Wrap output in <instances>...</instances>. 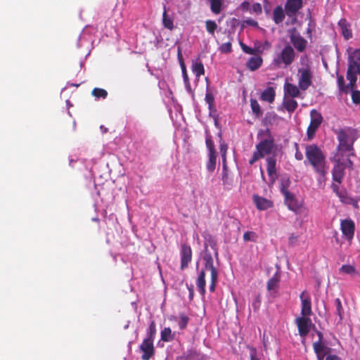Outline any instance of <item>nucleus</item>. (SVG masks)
Returning a JSON list of instances; mask_svg holds the SVG:
<instances>
[{
    "label": "nucleus",
    "mask_w": 360,
    "mask_h": 360,
    "mask_svg": "<svg viewBox=\"0 0 360 360\" xmlns=\"http://www.w3.org/2000/svg\"><path fill=\"white\" fill-rule=\"evenodd\" d=\"M240 8L243 11H248L250 8V3L247 1H245L241 3Z\"/></svg>",
    "instance_id": "obj_64"
},
{
    "label": "nucleus",
    "mask_w": 360,
    "mask_h": 360,
    "mask_svg": "<svg viewBox=\"0 0 360 360\" xmlns=\"http://www.w3.org/2000/svg\"><path fill=\"white\" fill-rule=\"evenodd\" d=\"M342 163L345 165V169L349 168L351 170L354 169V162L350 160V157H345Z\"/></svg>",
    "instance_id": "obj_50"
},
{
    "label": "nucleus",
    "mask_w": 360,
    "mask_h": 360,
    "mask_svg": "<svg viewBox=\"0 0 360 360\" xmlns=\"http://www.w3.org/2000/svg\"><path fill=\"white\" fill-rule=\"evenodd\" d=\"M313 348L316 354L320 355L324 353L325 349H329L321 341H317L313 343Z\"/></svg>",
    "instance_id": "obj_42"
},
{
    "label": "nucleus",
    "mask_w": 360,
    "mask_h": 360,
    "mask_svg": "<svg viewBox=\"0 0 360 360\" xmlns=\"http://www.w3.org/2000/svg\"><path fill=\"white\" fill-rule=\"evenodd\" d=\"M338 26L340 27L341 32L346 39H349L352 37V31L349 28V25L346 19H340L338 22Z\"/></svg>",
    "instance_id": "obj_24"
},
{
    "label": "nucleus",
    "mask_w": 360,
    "mask_h": 360,
    "mask_svg": "<svg viewBox=\"0 0 360 360\" xmlns=\"http://www.w3.org/2000/svg\"><path fill=\"white\" fill-rule=\"evenodd\" d=\"M290 38L291 43L297 51L303 52L306 49L307 41L300 34H292L290 35Z\"/></svg>",
    "instance_id": "obj_17"
},
{
    "label": "nucleus",
    "mask_w": 360,
    "mask_h": 360,
    "mask_svg": "<svg viewBox=\"0 0 360 360\" xmlns=\"http://www.w3.org/2000/svg\"><path fill=\"white\" fill-rule=\"evenodd\" d=\"M181 70H182V75H183V78H184V82L189 80L188 76V74H187V71H186V65H185L184 63H182V64H181Z\"/></svg>",
    "instance_id": "obj_60"
},
{
    "label": "nucleus",
    "mask_w": 360,
    "mask_h": 360,
    "mask_svg": "<svg viewBox=\"0 0 360 360\" xmlns=\"http://www.w3.org/2000/svg\"><path fill=\"white\" fill-rule=\"evenodd\" d=\"M349 65H352L354 69L357 70V72H359L360 75V49L354 51L352 56H350Z\"/></svg>",
    "instance_id": "obj_23"
},
{
    "label": "nucleus",
    "mask_w": 360,
    "mask_h": 360,
    "mask_svg": "<svg viewBox=\"0 0 360 360\" xmlns=\"http://www.w3.org/2000/svg\"><path fill=\"white\" fill-rule=\"evenodd\" d=\"M219 50L221 53H228L232 51V44L231 42L223 43L220 47Z\"/></svg>",
    "instance_id": "obj_47"
},
{
    "label": "nucleus",
    "mask_w": 360,
    "mask_h": 360,
    "mask_svg": "<svg viewBox=\"0 0 360 360\" xmlns=\"http://www.w3.org/2000/svg\"><path fill=\"white\" fill-rule=\"evenodd\" d=\"M305 155L309 164L326 159L323 151L315 144L306 146Z\"/></svg>",
    "instance_id": "obj_6"
},
{
    "label": "nucleus",
    "mask_w": 360,
    "mask_h": 360,
    "mask_svg": "<svg viewBox=\"0 0 360 360\" xmlns=\"http://www.w3.org/2000/svg\"><path fill=\"white\" fill-rule=\"evenodd\" d=\"M162 23L165 28L169 30H172L174 29L173 19L167 15L165 6H164V11L162 14Z\"/></svg>",
    "instance_id": "obj_31"
},
{
    "label": "nucleus",
    "mask_w": 360,
    "mask_h": 360,
    "mask_svg": "<svg viewBox=\"0 0 360 360\" xmlns=\"http://www.w3.org/2000/svg\"><path fill=\"white\" fill-rule=\"evenodd\" d=\"M340 271L351 276H354L357 274V272L354 266L349 264L342 265L340 269Z\"/></svg>",
    "instance_id": "obj_40"
},
{
    "label": "nucleus",
    "mask_w": 360,
    "mask_h": 360,
    "mask_svg": "<svg viewBox=\"0 0 360 360\" xmlns=\"http://www.w3.org/2000/svg\"><path fill=\"white\" fill-rule=\"evenodd\" d=\"M192 72L197 78L205 74V69L203 64L201 62H195L192 65Z\"/></svg>",
    "instance_id": "obj_30"
},
{
    "label": "nucleus",
    "mask_w": 360,
    "mask_h": 360,
    "mask_svg": "<svg viewBox=\"0 0 360 360\" xmlns=\"http://www.w3.org/2000/svg\"><path fill=\"white\" fill-rule=\"evenodd\" d=\"M205 101L209 104L210 108H211L214 103V98L212 93L208 91L206 93Z\"/></svg>",
    "instance_id": "obj_52"
},
{
    "label": "nucleus",
    "mask_w": 360,
    "mask_h": 360,
    "mask_svg": "<svg viewBox=\"0 0 360 360\" xmlns=\"http://www.w3.org/2000/svg\"><path fill=\"white\" fill-rule=\"evenodd\" d=\"M278 282H279L278 276L277 275H274L267 282V289H268V290H274L277 286Z\"/></svg>",
    "instance_id": "obj_43"
},
{
    "label": "nucleus",
    "mask_w": 360,
    "mask_h": 360,
    "mask_svg": "<svg viewBox=\"0 0 360 360\" xmlns=\"http://www.w3.org/2000/svg\"><path fill=\"white\" fill-rule=\"evenodd\" d=\"M335 307V314L338 316V323H340L343 319L344 309L342 305L341 300L339 298H336L334 301Z\"/></svg>",
    "instance_id": "obj_34"
},
{
    "label": "nucleus",
    "mask_w": 360,
    "mask_h": 360,
    "mask_svg": "<svg viewBox=\"0 0 360 360\" xmlns=\"http://www.w3.org/2000/svg\"><path fill=\"white\" fill-rule=\"evenodd\" d=\"M260 158H262V157L261 156V154L259 155V153H257L255 150V151H254L251 159L249 160V164L253 165L256 161H257Z\"/></svg>",
    "instance_id": "obj_56"
},
{
    "label": "nucleus",
    "mask_w": 360,
    "mask_h": 360,
    "mask_svg": "<svg viewBox=\"0 0 360 360\" xmlns=\"http://www.w3.org/2000/svg\"><path fill=\"white\" fill-rule=\"evenodd\" d=\"M338 196L339 197L340 201L343 203L349 204L350 203V200H352V198L347 196V192L345 191H341Z\"/></svg>",
    "instance_id": "obj_48"
},
{
    "label": "nucleus",
    "mask_w": 360,
    "mask_h": 360,
    "mask_svg": "<svg viewBox=\"0 0 360 360\" xmlns=\"http://www.w3.org/2000/svg\"><path fill=\"white\" fill-rule=\"evenodd\" d=\"M285 16V10L281 6H277L273 11V20L276 24L281 23Z\"/></svg>",
    "instance_id": "obj_22"
},
{
    "label": "nucleus",
    "mask_w": 360,
    "mask_h": 360,
    "mask_svg": "<svg viewBox=\"0 0 360 360\" xmlns=\"http://www.w3.org/2000/svg\"><path fill=\"white\" fill-rule=\"evenodd\" d=\"M357 75H359V72H357V70L354 69L352 65H348L347 79L349 80V86L351 89L356 85Z\"/></svg>",
    "instance_id": "obj_20"
},
{
    "label": "nucleus",
    "mask_w": 360,
    "mask_h": 360,
    "mask_svg": "<svg viewBox=\"0 0 360 360\" xmlns=\"http://www.w3.org/2000/svg\"><path fill=\"white\" fill-rule=\"evenodd\" d=\"M299 334L301 337L305 338L310 331L311 320L309 316L297 317L295 319Z\"/></svg>",
    "instance_id": "obj_11"
},
{
    "label": "nucleus",
    "mask_w": 360,
    "mask_h": 360,
    "mask_svg": "<svg viewBox=\"0 0 360 360\" xmlns=\"http://www.w3.org/2000/svg\"><path fill=\"white\" fill-rule=\"evenodd\" d=\"M298 86L302 90H307L312 84L313 75L309 68L298 70Z\"/></svg>",
    "instance_id": "obj_7"
},
{
    "label": "nucleus",
    "mask_w": 360,
    "mask_h": 360,
    "mask_svg": "<svg viewBox=\"0 0 360 360\" xmlns=\"http://www.w3.org/2000/svg\"><path fill=\"white\" fill-rule=\"evenodd\" d=\"M343 158L333 155L332 159V161L335 163L332 169L333 180L338 184H342L345 174V165L342 163Z\"/></svg>",
    "instance_id": "obj_5"
},
{
    "label": "nucleus",
    "mask_w": 360,
    "mask_h": 360,
    "mask_svg": "<svg viewBox=\"0 0 360 360\" xmlns=\"http://www.w3.org/2000/svg\"><path fill=\"white\" fill-rule=\"evenodd\" d=\"M336 134L338 145L334 155L340 158L354 156V143L358 139V131L347 127L340 129Z\"/></svg>",
    "instance_id": "obj_1"
},
{
    "label": "nucleus",
    "mask_w": 360,
    "mask_h": 360,
    "mask_svg": "<svg viewBox=\"0 0 360 360\" xmlns=\"http://www.w3.org/2000/svg\"><path fill=\"white\" fill-rule=\"evenodd\" d=\"M240 47L242 49V50L245 53H248V54H255V51L248 46L247 45H245V44H243V42H240Z\"/></svg>",
    "instance_id": "obj_54"
},
{
    "label": "nucleus",
    "mask_w": 360,
    "mask_h": 360,
    "mask_svg": "<svg viewBox=\"0 0 360 360\" xmlns=\"http://www.w3.org/2000/svg\"><path fill=\"white\" fill-rule=\"evenodd\" d=\"M91 94L96 98H105L108 96L106 90L101 88H94Z\"/></svg>",
    "instance_id": "obj_41"
},
{
    "label": "nucleus",
    "mask_w": 360,
    "mask_h": 360,
    "mask_svg": "<svg viewBox=\"0 0 360 360\" xmlns=\"http://www.w3.org/2000/svg\"><path fill=\"white\" fill-rule=\"evenodd\" d=\"M196 285L202 295L205 294V270H201L196 280Z\"/></svg>",
    "instance_id": "obj_26"
},
{
    "label": "nucleus",
    "mask_w": 360,
    "mask_h": 360,
    "mask_svg": "<svg viewBox=\"0 0 360 360\" xmlns=\"http://www.w3.org/2000/svg\"><path fill=\"white\" fill-rule=\"evenodd\" d=\"M250 350V360H262V354H258L257 350L255 347H248Z\"/></svg>",
    "instance_id": "obj_44"
},
{
    "label": "nucleus",
    "mask_w": 360,
    "mask_h": 360,
    "mask_svg": "<svg viewBox=\"0 0 360 360\" xmlns=\"http://www.w3.org/2000/svg\"><path fill=\"white\" fill-rule=\"evenodd\" d=\"M257 236L256 233L253 231H246L243 234V240L245 242L248 241H256Z\"/></svg>",
    "instance_id": "obj_45"
},
{
    "label": "nucleus",
    "mask_w": 360,
    "mask_h": 360,
    "mask_svg": "<svg viewBox=\"0 0 360 360\" xmlns=\"http://www.w3.org/2000/svg\"><path fill=\"white\" fill-rule=\"evenodd\" d=\"M205 23L206 31L211 36H214L215 31L218 28V25H217V22L212 20H207Z\"/></svg>",
    "instance_id": "obj_35"
},
{
    "label": "nucleus",
    "mask_w": 360,
    "mask_h": 360,
    "mask_svg": "<svg viewBox=\"0 0 360 360\" xmlns=\"http://www.w3.org/2000/svg\"><path fill=\"white\" fill-rule=\"evenodd\" d=\"M205 142H206L207 148L209 150V154L217 153L215 151V149H214V142L212 141L211 138H210V137L206 138Z\"/></svg>",
    "instance_id": "obj_49"
},
{
    "label": "nucleus",
    "mask_w": 360,
    "mask_h": 360,
    "mask_svg": "<svg viewBox=\"0 0 360 360\" xmlns=\"http://www.w3.org/2000/svg\"><path fill=\"white\" fill-rule=\"evenodd\" d=\"M263 63V59L261 56L251 57L247 62L246 66L251 71H255L259 69Z\"/></svg>",
    "instance_id": "obj_21"
},
{
    "label": "nucleus",
    "mask_w": 360,
    "mask_h": 360,
    "mask_svg": "<svg viewBox=\"0 0 360 360\" xmlns=\"http://www.w3.org/2000/svg\"><path fill=\"white\" fill-rule=\"evenodd\" d=\"M295 148H296V151H295V157L296 160H302L303 159V155L301 153V151H300V150L298 148L297 143H295Z\"/></svg>",
    "instance_id": "obj_61"
},
{
    "label": "nucleus",
    "mask_w": 360,
    "mask_h": 360,
    "mask_svg": "<svg viewBox=\"0 0 360 360\" xmlns=\"http://www.w3.org/2000/svg\"><path fill=\"white\" fill-rule=\"evenodd\" d=\"M228 146L226 144L223 143L220 145V152L221 153V158L226 159V152H227Z\"/></svg>",
    "instance_id": "obj_57"
},
{
    "label": "nucleus",
    "mask_w": 360,
    "mask_h": 360,
    "mask_svg": "<svg viewBox=\"0 0 360 360\" xmlns=\"http://www.w3.org/2000/svg\"><path fill=\"white\" fill-rule=\"evenodd\" d=\"M302 6V0H287L284 6L285 14L289 18H295Z\"/></svg>",
    "instance_id": "obj_10"
},
{
    "label": "nucleus",
    "mask_w": 360,
    "mask_h": 360,
    "mask_svg": "<svg viewBox=\"0 0 360 360\" xmlns=\"http://www.w3.org/2000/svg\"><path fill=\"white\" fill-rule=\"evenodd\" d=\"M174 338V334L172 333V330L170 328H165L161 331V340L163 342H169L173 340Z\"/></svg>",
    "instance_id": "obj_36"
},
{
    "label": "nucleus",
    "mask_w": 360,
    "mask_h": 360,
    "mask_svg": "<svg viewBox=\"0 0 360 360\" xmlns=\"http://www.w3.org/2000/svg\"><path fill=\"white\" fill-rule=\"evenodd\" d=\"M156 335V325L154 321H152L149 325V327L147 330L146 338L145 340L153 341L155 340Z\"/></svg>",
    "instance_id": "obj_32"
},
{
    "label": "nucleus",
    "mask_w": 360,
    "mask_h": 360,
    "mask_svg": "<svg viewBox=\"0 0 360 360\" xmlns=\"http://www.w3.org/2000/svg\"><path fill=\"white\" fill-rule=\"evenodd\" d=\"M139 349L143 353L141 359L150 360V359L155 354L153 341L143 339L139 347Z\"/></svg>",
    "instance_id": "obj_14"
},
{
    "label": "nucleus",
    "mask_w": 360,
    "mask_h": 360,
    "mask_svg": "<svg viewBox=\"0 0 360 360\" xmlns=\"http://www.w3.org/2000/svg\"><path fill=\"white\" fill-rule=\"evenodd\" d=\"M352 100L355 104L360 103V91L354 90L352 91Z\"/></svg>",
    "instance_id": "obj_51"
},
{
    "label": "nucleus",
    "mask_w": 360,
    "mask_h": 360,
    "mask_svg": "<svg viewBox=\"0 0 360 360\" xmlns=\"http://www.w3.org/2000/svg\"><path fill=\"white\" fill-rule=\"evenodd\" d=\"M311 122L307 130V135L308 139L309 140L314 138L316 130L318 129L319 127L321 125L323 121V117L321 115L315 110H311Z\"/></svg>",
    "instance_id": "obj_8"
},
{
    "label": "nucleus",
    "mask_w": 360,
    "mask_h": 360,
    "mask_svg": "<svg viewBox=\"0 0 360 360\" xmlns=\"http://www.w3.org/2000/svg\"><path fill=\"white\" fill-rule=\"evenodd\" d=\"M340 229L346 239L351 240L354 235V222L350 219H343L340 223Z\"/></svg>",
    "instance_id": "obj_15"
},
{
    "label": "nucleus",
    "mask_w": 360,
    "mask_h": 360,
    "mask_svg": "<svg viewBox=\"0 0 360 360\" xmlns=\"http://www.w3.org/2000/svg\"><path fill=\"white\" fill-rule=\"evenodd\" d=\"M250 105L252 110V112L257 117H259L262 115V111L261 110L260 105L257 100L251 99L250 100Z\"/></svg>",
    "instance_id": "obj_39"
},
{
    "label": "nucleus",
    "mask_w": 360,
    "mask_h": 360,
    "mask_svg": "<svg viewBox=\"0 0 360 360\" xmlns=\"http://www.w3.org/2000/svg\"><path fill=\"white\" fill-rule=\"evenodd\" d=\"M218 279V274L211 275V283L210 285V290L214 292L216 288V283Z\"/></svg>",
    "instance_id": "obj_53"
},
{
    "label": "nucleus",
    "mask_w": 360,
    "mask_h": 360,
    "mask_svg": "<svg viewBox=\"0 0 360 360\" xmlns=\"http://www.w3.org/2000/svg\"><path fill=\"white\" fill-rule=\"evenodd\" d=\"M261 98L269 103H272L275 98V91L273 87H269L265 89L261 95Z\"/></svg>",
    "instance_id": "obj_27"
},
{
    "label": "nucleus",
    "mask_w": 360,
    "mask_h": 360,
    "mask_svg": "<svg viewBox=\"0 0 360 360\" xmlns=\"http://www.w3.org/2000/svg\"><path fill=\"white\" fill-rule=\"evenodd\" d=\"M258 139H260V141L256 145L255 150L259 155L261 154L262 158L271 154L274 148V139L271 136L270 131L269 129L261 131L258 134Z\"/></svg>",
    "instance_id": "obj_2"
},
{
    "label": "nucleus",
    "mask_w": 360,
    "mask_h": 360,
    "mask_svg": "<svg viewBox=\"0 0 360 360\" xmlns=\"http://www.w3.org/2000/svg\"><path fill=\"white\" fill-rule=\"evenodd\" d=\"M337 83H338V89H339L340 91H341V92L347 94L349 92V90L351 89L349 86V84L347 85L345 84V78H344V76H342V75H338Z\"/></svg>",
    "instance_id": "obj_37"
},
{
    "label": "nucleus",
    "mask_w": 360,
    "mask_h": 360,
    "mask_svg": "<svg viewBox=\"0 0 360 360\" xmlns=\"http://www.w3.org/2000/svg\"><path fill=\"white\" fill-rule=\"evenodd\" d=\"M300 89L299 86H297L293 84L286 82L284 84L285 96H289L291 98L298 97L300 94Z\"/></svg>",
    "instance_id": "obj_19"
},
{
    "label": "nucleus",
    "mask_w": 360,
    "mask_h": 360,
    "mask_svg": "<svg viewBox=\"0 0 360 360\" xmlns=\"http://www.w3.org/2000/svg\"><path fill=\"white\" fill-rule=\"evenodd\" d=\"M253 201L257 208L259 210H265L273 206V202L271 200L257 195L253 196Z\"/></svg>",
    "instance_id": "obj_18"
},
{
    "label": "nucleus",
    "mask_w": 360,
    "mask_h": 360,
    "mask_svg": "<svg viewBox=\"0 0 360 360\" xmlns=\"http://www.w3.org/2000/svg\"><path fill=\"white\" fill-rule=\"evenodd\" d=\"M283 105L289 113H292L297 109L298 103L295 100L289 98L284 99Z\"/></svg>",
    "instance_id": "obj_29"
},
{
    "label": "nucleus",
    "mask_w": 360,
    "mask_h": 360,
    "mask_svg": "<svg viewBox=\"0 0 360 360\" xmlns=\"http://www.w3.org/2000/svg\"><path fill=\"white\" fill-rule=\"evenodd\" d=\"M260 302H261V299H260V297L259 295H257L253 302H252V307L254 308L255 310H258L259 308V306H260Z\"/></svg>",
    "instance_id": "obj_59"
},
{
    "label": "nucleus",
    "mask_w": 360,
    "mask_h": 360,
    "mask_svg": "<svg viewBox=\"0 0 360 360\" xmlns=\"http://www.w3.org/2000/svg\"><path fill=\"white\" fill-rule=\"evenodd\" d=\"M310 165L314 169V172L319 175L318 180L324 181L326 179V175L328 172V166L327 165L326 158L319 162H314L311 163Z\"/></svg>",
    "instance_id": "obj_13"
},
{
    "label": "nucleus",
    "mask_w": 360,
    "mask_h": 360,
    "mask_svg": "<svg viewBox=\"0 0 360 360\" xmlns=\"http://www.w3.org/2000/svg\"><path fill=\"white\" fill-rule=\"evenodd\" d=\"M301 300V314L309 316L312 314L311 297L307 291H303L300 296Z\"/></svg>",
    "instance_id": "obj_12"
},
{
    "label": "nucleus",
    "mask_w": 360,
    "mask_h": 360,
    "mask_svg": "<svg viewBox=\"0 0 360 360\" xmlns=\"http://www.w3.org/2000/svg\"><path fill=\"white\" fill-rule=\"evenodd\" d=\"M281 192L284 196L285 204L290 210L297 212L301 208L302 205V202L295 198L294 194L288 191L287 186L282 184L281 186Z\"/></svg>",
    "instance_id": "obj_4"
},
{
    "label": "nucleus",
    "mask_w": 360,
    "mask_h": 360,
    "mask_svg": "<svg viewBox=\"0 0 360 360\" xmlns=\"http://www.w3.org/2000/svg\"><path fill=\"white\" fill-rule=\"evenodd\" d=\"M222 181L224 184H229L230 183L226 159H222Z\"/></svg>",
    "instance_id": "obj_38"
},
{
    "label": "nucleus",
    "mask_w": 360,
    "mask_h": 360,
    "mask_svg": "<svg viewBox=\"0 0 360 360\" xmlns=\"http://www.w3.org/2000/svg\"><path fill=\"white\" fill-rule=\"evenodd\" d=\"M276 160L274 157H269L266 158V169L269 177L274 179L276 175Z\"/></svg>",
    "instance_id": "obj_25"
},
{
    "label": "nucleus",
    "mask_w": 360,
    "mask_h": 360,
    "mask_svg": "<svg viewBox=\"0 0 360 360\" xmlns=\"http://www.w3.org/2000/svg\"><path fill=\"white\" fill-rule=\"evenodd\" d=\"M189 319L184 314H180V320L178 323L179 327L181 330H184L186 328Z\"/></svg>",
    "instance_id": "obj_46"
},
{
    "label": "nucleus",
    "mask_w": 360,
    "mask_h": 360,
    "mask_svg": "<svg viewBox=\"0 0 360 360\" xmlns=\"http://www.w3.org/2000/svg\"><path fill=\"white\" fill-rule=\"evenodd\" d=\"M297 239H298V237L297 236H295V234H292L290 237H289V244L290 245H295V243H297Z\"/></svg>",
    "instance_id": "obj_62"
},
{
    "label": "nucleus",
    "mask_w": 360,
    "mask_h": 360,
    "mask_svg": "<svg viewBox=\"0 0 360 360\" xmlns=\"http://www.w3.org/2000/svg\"><path fill=\"white\" fill-rule=\"evenodd\" d=\"M252 12L256 14H261L262 13V7L259 3H255L252 6Z\"/></svg>",
    "instance_id": "obj_55"
},
{
    "label": "nucleus",
    "mask_w": 360,
    "mask_h": 360,
    "mask_svg": "<svg viewBox=\"0 0 360 360\" xmlns=\"http://www.w3.org/2000/svg\"><path fill=\"white\" fill-rule=\"evenodd\" d=\"M243 23L247 25H250V26H252V27H258V22L252 18H248V19L244 20Z\"/></svg>",
    "instance_id": "obj_58"
},
{
    "label": "nucleus",
    "mask_w": 360,
    "mask_h": 360,
    "mask_svg": "<svg viewBox=\"0 0 360 360\" xmlns=\"http://www.w3.org/2000/svg\"><path fill=\"white\" fill-rule=\"evenodd\" d=\"M203 259L205 262V269L210 271L211 275L218 274V271L214 266L213 257L207 245L205 246Z\"/></svg>",
    "instance_id": "obj_16"
},
{
    "label": "nucleus",
    "mask_w": 360,
    "mask_h": 360,
    "mask_svg": "<svg viewBox=\"0 0 360 360\" xmlns=\"http://www.w3.org/2000/svg\"><path fill=\"white\" fill-rule=\"evenodd\" d=\"M296 53L294 49L290 44L285 45L281 51L277 53L272 61V65L276 68H285L290 66L295 59Z\"/></svg>",
    "instance_id": "obj_3"
},
{
    "label": "nucleus",
    "mask_w": 360,
    "mask_h": 360,
    "mask_svg": "<svg viewBox=\"0 0 360 360\" xmlns=\"http://www.w3.org/2000/svg\"><path fill=\"white\" fill-rule=\"evenodd\" d=\"M331 188L333 192L338 195L340 193L341 191L339 189V184L337 183H332Z\"/></svg>",
    "instance_id": "obj_63"
},
{
    "label": "nucleus",
    "mask_w": 360,
    "mask_h": 360,
    "mask_svg": "<svg viewBox=\"0 0 360 360\" xmlns=\"http://www.w3.org/2000/svg\"><path fill=\"white\" fill-rule=\"evenodd\" d=\"M181 266L180 269L184 270L188 268L189 263L192 260V249L191 246L186 243L181 245L180 250Z\"/></svg>",
    "instance_id": "obj_9"
},
{
    "label": "nucleus",
    "mask_w": 360,
    "mask_h": 360,
    "mask_svg": "<svg viewBox=\"0 0 360 360\" xmlns=\"http://www.w3.org/2000/svg\"><path fill=\"white\" fill-rule=\"evenodd\" d=\"M209 159L206 164L207 169L209 172H213L216 167L217 153L208 154Z\"/></svg>",
    "instance_id": "obj_33"
},
{
    "label": "nucleus",
    "mask_w": 360,
    "mask_h": 360,
    "mask_svg": "<svg viewBox=\"0 0 360 360\" xmlns=\"http://www.w3.org/2000/svg\"><path fill=\"white\" fill-rule=\"evenodd\" d=\"M210 4V10L215 14H219L222 10L223 0H207Z\"/></svg>",
    "instance_id": "obj_28"
}]
</instances>
